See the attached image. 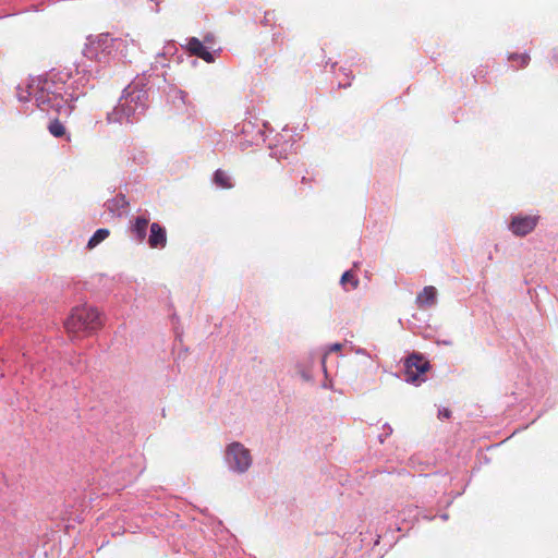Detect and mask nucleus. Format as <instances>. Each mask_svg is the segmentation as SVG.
Returning <instances> with one entry per match:
<instances>
[{"instance_id": "f257e3e1", "label": "nucleus", "mask_w": 558, "mask_h": 558, "mask_svg": "<svg viewBox=\"0 0 558 558\" xmlns=\"http://www.w3.org/2000/svg\"><path fill=\"white\" fill-rule=\"evenodd\" d=\"M121 47H126V41L122 38H113L109 34H99L84 49V54L90 60L100 63H108L114 58V52Z\"/></svg>"}, {"instance_id": "f03ea898", "label": "nucleus", "mask_w": 558, "mask_h": 558, "mask_svg": "<svg viewBox=\"0 0 558 558\" xmlns=\"http://www.w3.org/2000/svg\"><path fill=\"white\" fill-rule=\"evenodd\" d=\"M51 87L52 83L48 80L41 77L33 78L28 85V95L33 96L40 110L60 112L64 105V99L60 94L52 92Z\"/></svg>"}, {"instance_id": "7ed1b4c3", "label": "nucleus", "mask_w": 558, "mask_h": 558, "mask_svg": "<svg viewBox=\"0 0 558 558\" xmlns=\"http://www.w3.org/2000/svg\"><path fill=\"white\" fill-rule=\"evenodd\" d=\"M64 326L70 333L92 332L99 329L102 322L99 312L95 307L77 306L72 310Z\"/></svg>"}, {"instance_id": "20e7f679", "label": "nucleus", "mask_w": 558, "mask_h": 558, "mask_svg": "<svg viewBox=\"0 0 558 558\" xmlns=\"http://www.w3.org/2000/svg\"><path fill=\"white\" fill-rule=\"evenodd\" d=\"M227 461L238 472H245L252 464L250 450L240 442H232L227 448Z\"/></svg>"}, {"instance_id": "39448f33", "label": "nucleus", "mask_w": 558, "mask_h": 558, "mask_svg": "<svg viewBox=\"0 0 558 558\" xmlns=\"http://www.w3.org/2000/svg\"><path fill=\"white\" fill-rule=\"evenodd\" d=\"M404 376L408 383L415 384L428 371L429 363L420 354H412L405 360Z\"/></svg>"}, {"instance_id": "423d86ee", "label": "nucleus", "mask_w": 558, "mask_h": 558, "mask_svg": "<svg viewBox=\"0 0 558 558\" xmlns=\"http://www.w3.org/2000/svg\"><path fill=\"white\" fill-rule=\"evenodd\" d=\"M538 219V216H514L509 229L517 236H525L536 228Z\"/></svg>"}, {"instance_id": "0eeeda50", "label": "nucleus", "mask_w": 558, "mask_h": 558, "mask_svg": "<svg viewBox=\"0 0 558 558\" xmlns=\"http://www.w3.org/2000/svg\"><path fill=\"white\" fill-rule=\"evenodd\" d=\"M141 99V95L137 93H129L126 96L120 99L119 105L116 107V113L121 114L128 121L137 109V101Z\"/></svg>"}, {"instance_id": "6e6552de", "label": "nucleus", "mask_w": 558, "mask_h": 558, "mask_svg": "<svg viewBox=\"0 0 558 558\" xmlns=\"http://www.w3.org/2000/svg\"><path fill=\"white\" fill-rule=\"evenodd\" d=\"M185 48L190 52V54L198 57L208 63L214 62V57L211 52L208 51V49L203 45V43L198 38L191 37L187 40Z\"/></svg>"}, {"instance_id": "1a4fd4ad", "label": "nucleus", "mask_w": 558, "mask_h": 558, "mask_svg": "<svg viewBox=\"0 0 558 558\" xmlns=\"http://www.w3.org/2000/svg\"><path fill=\"white\" fill-rule=\"evenodd\" d=\"M148 244L153 248H162L167 244L166 229L157 222H154L150 225V234L148 236Z\"/></svg>"}, {"instance_id": "9d476101", "label": "nucleus", "mask_w": 558, "mask_h": 558, "mask_svg": "<svg viewBox=\"0 0 558 558\" xmlns=\"http://www.w3.org/2000/svg\"><path fill=\"white\" fill-rule=\"evenodd\" d=\"M437 302V290L433 286L425 287L415 299L418 308H427L434 306Z\"/></svg>"}, {"instance_id": "9b49d317", "label": "nucleus", "mask_w": 558, "mask_h": 558, "mask_svg": "<svg viewBox=\"0 0 558 558\" xmlns=\"http://www.w3.org/2000/svg\"><path fill=\"white\" fill-rule=\"evenodd\" d=\"M148 223H149V220L147 218L137 217L131 227L132 233L135 235V238L140 242H143L144 239L146 238V230H147Z\"/></svg>"}, {"instance_id": "f8f14e48", "label": "nucleus", "mask_w": 558, "mask_h": 558, "mask_svg": "<svg viewBox=\"0 0 558 558\" xmlns=\"http://www.w3.org/2000/svg\"><path fill=\"white\" fill-rule=\"evenodd\" d=\"M214 182L217 186L221 187V189H231L233 186L232 182H231V178L229 177V174L225 171V170H221V169H218L215 174H214Z\"/></svg>"}, {"instance_id": "ddd939ff", "label": "nucleus", "mask_w": 558, "mask_h": 558, "mask_svg": "<svg viewBox=\"0 0 558 558\" xmlns=\"http://www.w3.org/2000/svg\"><path fill=\"white\" fill-rule=\"evenodd\" d=\"M110 234V231L108 229H98L94 234L93 236L89 239L88 243H87V247L89 250L96 247L99 243H101L102 241H105Z\"/></svg>"}, {"instance_id": "4468645a", "label": "nucleus", "mask_w": 558, "mask_h": 558, "mask_svg": "<svg viewBox=\"0 0 558 558\" xmlns=\"http://www.w3.org/2000/svg\"><path fill=\"white\" fill-rule=\"evenodd\" d=\"M48 131L54 137H62L66 135L65 126L59 119H53L50 121Z\"/></svg>"}, {"instance_id": "2eb2a0df", "label": "nucleus", "mask_w": 558, "mask_h": 558, "mask_svg": "<svg viewBox=\"0 0 558 558\" xmlns=\"http://www.w3.org/2000/svg\"><path fill=\"white\" fill-rule=\"evenodd\" d=\"M340 283L343 287L350 284L352 289H356L359 287L360 281L352 270H348L341 276Z\"/></svg>"}, {"instance_id": "dca6fc26", "label": "nucleus", "mask_w": 558, "mask_h": 558, "mask_svg": "<svg viewBox=\"0 0 558 558\" xmlns=\"http://www.w3.org/2000/svg\"><path fill=\"white\" fill-rule=\"evenodd\" d=\"M509 60L515 62L519 68H524L530 62V56L527 53H513L509 57Z\"/></svg>"}, {"instance_id": "f3484780", "label": "nucleus", "mask_w": 558, "mask_h": 558, "mask_svg": "<svg viewBox=\"0 0 558 558\" xmlns=\"http://www.w3.org/2000/svg\"><path fill=\"white\" fill-rule=\"evenodd\" d=\"M128 201L124 195H117L111 202H109L108 208L112 210V206L124 208L128 206Z\"/></svg>"}, {"instance_id": "a211bd4d", "label": "nucleus", "mask_w": 558, "mask_h": 558, "mask_svg": "<svg viewBox=\"0 0 558 558\" xmlns=\"http://www.w3.org/2000/svg\"><path fill=\"white\" fill-rule=\"evenodd\" d=\"M451 416V411L447 408L439 410L438 417L439 418H449Z\"/></svg>"}, {"instance_id": "6ab92c4d", "label": "nucleus", "mask_w": 558, "mask_h": 558, "mask_svg": "<svg viewBox=\"0 0 558 558\" xmlns=\"http://www.w3.org/2000/svg\"><path fill=\"white\" fill-rule=\"evenodd\" d=\"M342 349V344L341 343H333L332 345H330L329 350H328V353L329 352H338Z\"/></svg>"}, {"instance_id": "aec40b11", "label": "nucleus", "mask_w": 558, "mask_h": 558, "mask_svg": "<svg viewBox=\"0 0 558 558\" xmlns=\"http://www.w3.org/2000/svg\"><path fill=\"white\" fill-rule=\"evenodd\" d=\"M205 41L206 43H209L210 41V38L208 36L205 37Z\"/></svg>"}, {"instance_id": "412c9836", "label": "nucleus", "mask_w": 558, "mask_h": 558, "mask_svg": "<svg viewBox=\"0 0 558 558\" xmlns=\"http://www.w3.org/2000/svg\"><path fill=\"white\" fill-rule=\"evenodd\" d=\"M66 141H71V136L70 135H66Z\"/></svg>"}]
</instances>
